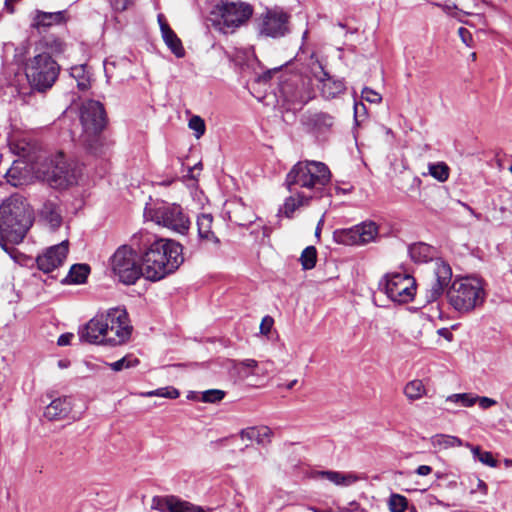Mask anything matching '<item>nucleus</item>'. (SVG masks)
Returning a JSON list of instances; mask_svg holds the SVG:
<instances>
[{
  "label": "nucleus",
  "instance_id": "1",
  "mask_svg": "<svg viewBox=\"0 0 512 512\" xmlns=\"http://www.w3.org/2000/svg\"><path fill=\"white\" fill-rule=\"evenodd\" d=\"M130 242L141 255L145 278L150 281H159L167 275L174 273L183 263V248L180 243L159 238L146 230L134 233Z\"/></svg>",
  "mask_w": 512,
  "mask_h": 512
},
{
  "label": "nucleus",
  "instance_id": "2",
  "mask_svg": "<svg viewBox=\"0 0 512 512\" xmlns=\"http://www.w3.org/2000/svg\"><path fill=\"white\" fill-rule=\"evenodd\" d=\"M331 181V172L319 161H299L287 173L284 185L289 192L311 193V198H322Z\"/></svg>",
  "mask_w": 512,
  "mask_h": 512
},
{
  "label": "nucleus",
  "instance_id": "3",
  "mask_svg": "<svg viewBox=\"0 0 512 512\" xmlns=\"http://www.w3.org/2000/svg\"><path fill=\"white\" fill-rule=\"evenodd\" d=\"M448 304L460 314H469L483 307L486 282L480 277L466 276L455 279L446 291Z\"/></svg>",
  "mask_w": 512,
  "mask_h": 512
},
{
  "label": "nucleus",
  "instance_id": "4",
  "mask_svg": "<svg viewBox=\"0 0 512 512\" xmlns=\"http://www.w3.org/2000/svg\"><path fill=\"white\" fill-rule=\"evenodd\" d=\"M32 225L31 212L19 196L6 199L0 206V235L13 244L22 242Z\"/></svg>",
  "mask_w": 512,
  "mask_h": 512
},
{
  "label": "nucleus",
  "instance_id": "5",
  "mask_svg": "<svg viewBox=\"0 0 512 512\" xmlns=\"http://www.w3.org/2000/svg\"><path fill=\"white\" fill-rule=\"evenodd\" d=\"M80 121L83 128L81 143L93 154L102 153L101 132L107 124L104 106L99 101H85L80 109Z\"/></svg>",
  "mask_w": 512,
  "mask_h": 512
},
{
  "label": "nucleus",
  "instance_id": "6",
  "mask_svg": "<svg viewBox=\"0 0 512 512\" xmlns=\"http://www.w3.org/2000/svg\"><path fill=\"white\" fill-rule=\"evenodd\" d=\"M59 64L48 52H39L25 63V75L32 90L46 92L56 82Z\"/></svg>",
  "mask_w": 512,
  "mask_h": 512
},
{
  "label": "nucleus",
  "instance_id": "7",
  "mask_svg": "<svg viewBox=\"0 0 512 512\" xmlns=\"http://www.w3.org/2000/svg\"><path fill=\"white\" fill-rule=\"evenodd\" d=\"M137 249L130 244L119 246L109 259L112 273L125 285H132L146 274L141 256Z\"/></svg>",
  "mask_w": 512,
  "mask_h": 512
},
{
  "label": "nucleus",
  "instance_id": "8",
  "mask_svg": "<svg viewBox=\"0 0 512 512\" xmlns=\"http://www.w3.org/2000/svg\"><path fill=\"white\" fill-rule=\"evenodd\" d=\"M144 216L155 224L179 234H185L190 227L188 215L176 203L157 202L145 208Z\"/></svg>",
  "mask_w": 512,
  "mask_h": 512
},
{
  "label": "nucleus",
  "instance_id": "9",
  "mask_svg": "<svg viewBox=\"0 0 512 512\" xmlns=\"http://www.w3.org/2000/svg\"><path fill=\"white\" fill-rule=\"evenodd\" d=\"M107 329L104 331V346L116 347L129 341L133 327L129 324L125 309L110 308L105 312Z\"/></svg>",
  "mask_w": 512,
  "mask_h": 512
},
{
  "label": "nucleus",
  "instance_id": "10",
  "mask_svg": "<svg viewBox=\"0 0 512 512\" xmlns=\"http://www.w3.org/2000/svg\"><path fill=\"white\" fill-rule=\"evenodd\" d=\"M389 299L397 303H408L416 293V280L406 273L387 274L379 283Z\"/></svg>",
  "mask_w": 512,
  "mask_h": 512
},
{
  "label": "nucleus",
  "instance_id": "11",
  "mask_svg": "<svg viewBox=\"0 0 512 512\" xmlns=\"http://www.w3.org/2000/svg\"><path fill=\"white\" fill-rule=\"evenodd\" d=\"M378 227L374 222H364L351 228L337 229L333 232V239L338 244L360 245L375 239Z\"/></svg>",
  "mask_w": 512,
  "mask_h": 512
},
{
  "label": "nucleus",
  "instance_id": "12",
  "mask_svg": "<svg viewBox=\"0 0 512 512\" xmlns=\"http://www.w3.org/2000/svg\"><path fill=\"white\" fill-rule=\"evenodd\" d=\"M45 178L50 186L54 188H66L76 182V176L67 163L65 155L62 152L57 153L51 159L50 166L45 172Z\"/></svg>",
  "mask_w": 512,
  "mask_h": 512
},
{
  "label": "nucleus",
  "instance_id": "13",
  "mask_svg": "<svg viewBox=\"0 0 512 512\" xmlns=\"http://www.w3.org/2000/svg\"><path fill=\"white\" fill-rule=\"evenodd\" d=\"M288 22V14L283 11L268 10L259 19V34L271 38L283 37L289 32Z\"/></svg>",
  "mask_w": 512,
  "mask_h": 512
},
{
  "label": "nucleus",
  "instance_id": "14",
  "mask_svg": "<svg viewBox=\"0 0 512 512\" xmlns=\"http://www.w3.org/2000/svg\"><path fill=\"white\" fill-rule=\"evenodd\" d=\"M281 93L287 102L305 105L313 98L310 82L301 76H293L281 84Z\"/></svg>",
  "mask_w": 512,
  "mask_h": 512
},
{
  "label": "nucleus",
  "instance_id": "15",
  "mask_svg": "<svg viewBox=\"0 0 512 512\" xmlns=\"http://www.w3.org/2000/svg\"><path fill=\"white\" fill-rule=\"evenodd\" d=\"M434 276V280L425 292V300L427 303L437 301L443 295L445 289L447 290L449 288V284L452 280V268L449 263L442 259H437L434 267Z\"/></svg>",
  "mask_w": 512,
  "mask_h": 512
},
{
  "label": "nucleus",
  "instance_id": "16",
  "mask_svg": "<svg viewBox=\"0 0 512 512\" xmlns=\"http://www.w3.org/2000/svg\"><path fill=\"white\" fill-rule=\"evenodd\" d=\"M223 24L235 28L247 21L253 13L252 7L245 3L222 2L219 6Z\"/></svg>",
  "mask_w": 512,
  "mask_h": 512
},
{
  "label": "nucleus",
  "instance_id": "17",
  "mask_svg": "<svg viewBox=\"0 0 512 512\" xmlns=\"http://www.w3.org/2000/svg\"><path fill=\"white\" fill-rule=\"evenodd\" d=\"M105 312L98 313L78 330L81 342L104 346V331L107 329Z\"/></svg>",
  "mask_w": 512,
  "mask_h": 512
},
{
  "label": "nucleus",
  "instance_id": "18",
  "mask_svg": "<svg viewBox=\"0 0 512 512\" xmlns=\"http://www.w3.org/2000/svg\"><path fill=\"white\" fill-rule=\"evenodd\" d=\"M67 253L68 241L65 240L60 244L48 248L45 253L39 255L36 260L37 266L41 271L49 273L63 264Z\"/></svg>",
  "mask_w": 512,
  "mask_h": 512
},
{
  "label": "nucleus",
  "instance_id": "19",
  "mask_svg": "<svg viewBox=\"0 0 512 512\" xmlns=\"http://www.w3.org/2000/svg\"><path fill=\"white\" fill-rule=\"evenodd\" d=\"M152 507L161 512H207L176 496H155L152 500Z\"/></svg>",
  "mask_w": 512,
  "mask_h": 512
},
{
  "label": "nucleus",
  "instance_id": "20",
  "mask_svg": "<svg viewBox=\"0 0 512 512\" xmlns=\"http://www.w3.org/2000/svg\"><path fill=\"white\" fill-rule=\"evenodd\" d=\"M302 123L309 132L315 135L325 134L334 125V117L326 112H307L302 117Z\"/></svg>",
  "mask_w": 512,
  "mask_h": 512
},
{
  "label": "nucleus",
  "instance_id": "21",
  "mask_svg": "<svg viewBox=\"0 0 512 512\" xmlns=\"http://www.w3.org/2000/svg\"><path fill=\"white\" fill-rule=\"evenodd\" d=\"M39 218L47 224L51 230H57L63 222L59 201L57 199L46 200L39 210Z\"/></svg>",
  "mask_w": 512,
  "mask_h": 512
},
{
  "label": "nucleus",
  "instance_id": "22",
  "mask_svg": "<svg viewBox=\"0 0 512 512\" xmlns=\"http://www.w3.org/2000/svg\"><path fill=\"white\" fill-rule=\"evenodd\" d=\"M72 410V398L70 396L58 397L46 406L44 416L50 421L66 418Z\"/></svg>",
  "mask_w": 512,
  "mask_h": 512
},
{
  "label": "nucleus",
  "instance_id": "23",
  "mask_svg": "<svg viewBox=\"0 0 512 512\" xmlns=\"http://www.w3.org/2000/svg\"><path fill=\"white\" fill-rule=\"evenodd\" d=\"M319 69L321 70V77L319 78V82H321L320 90L324 98L333 99L344 93L346 87L343 80L332 78L323 70L320 64Z\"/></svg>",
  "mask_w": 512,
  "mask_h": 512
},
{
  "label": "nucleus",
  "instance_id": "24",
  "mask_svg": "<svg viewBox=\"0 0 512 512\" xmlns=\"http://www.w3.org/2000/svg\"><path fill=\"white\" fill-rule=\"evenodd\" d=\"M313 477L324 478L337 486H344V487L350 486V485L358 482L361 479V477L359 475H357L356 473H353V472L342 473V472L333 471V470L315 471L313 474Z\"/></svg>",
  "mask_w": 512,
  "mask_h": 512
},
{
  "label": "nucleus",
  "instance_id": "25",
  "mask_svg": "<svg viewBox=\"0 0 512 512\" xmlns=\"http://www.w3.org/2000/svg\"><path fill=\"white\" fill-rule=\"evenodd\" d=\"M408 252L411 260L418 264L428 263L430 261H433L434 259L435 261L438 259L437 249L424 242H418L410 245L408 248Z\"/></svg>",
  "mask_w": 512,
  "mask_h": 512
},
{
  "label": "nucleus",
  "instance_id": "26",
  "mask_svg": "<svg viewBox=\"0 0 512 512\" xmlns=\"http://www.w3.org/2000/svg\"><path fill=\"white\" fill-rule=\"evenodd\" d=\"M213 216L211 214H201L197 218V230L199 240L204 244H213L218 246L220 240L212 230Z\"/></svg>",
  "mask_w": 512,
  "mask_h": 512
},
{
  "label": "nucleus",
  "instance_id": "27",
  "mask_svg": "<svg viewBox=\"0 0 512 512\" xmlns=\"http://www.w3.org/2000/svg\"><path fill=\"white\" fill-rule=\"evenodd\" d=\"M158 21L160 24L162 38L165 44L169 47V49L176 57H183L185 55V50L183 48L181 40L178 38L176 33L170 28L167 22L162 19V16L158 17Z\"/></svg>",
  "mask_w": 512,
  "mask_h": 512
},
{
  "label": "nucleus",
  "instance_id": "28",
  "mask_svg": "<svg viewBox=\"0 0 512 512\" xmlns=\"http://www.w3.org/2000/svg\"><path fill=\"white\" fill-rule=\"evenodd\" d=\"M272 430L267 426L248 427L239 432L242 439L256 441L260 445H267L271 442Z\"/></svg>",
  "mask_w": 512,
  "mask_h": 512
},
{
  "label": "nucleus",
  "instance_id": "29",
  "mask_svg": "<svg viewBox=\"0 0 512 512\" xmlns=\"http://www.w3.org/2000/svg\"><path fill=\"white\" fill-rule=\"evenodd\" d=\"M291 195L285 199L283 204V213L286 217H292L293 213L302 206H307L311 198L310 194H305L302 191L297 190V192H289Z\"/></svg>",
  "mask_w": 512,
  "mask_h": 512
},
{
  "label": "nucleus",
  "instance_id": "30",
  "mask_svg": "<svg viewBox=\"0 0 512 512\" xmlns=\"http://www.w3.org/2000/svg\"><path fill=\"white\" fill-rule=\"evenodd\" d=\"M64 21V12H42L39 11L35 17L34 26L49 27L52 24H59Z\"/></svg>",
  "mask_w": 512,
  "mask_h": 512
},
{
  "label": "nucleus",
  "instance_id": "31",
  "mask_svg": "<svg viewBox=\"0 0 512 512\" xmlns=\"http://www.w3.org/2000/svg\"><path fill=\"white\" fill-rule=\"evenodd\" d=\"M90 273V267L87 264H74L66 277L68 283L82 284L86 281Z\"/></svg>",
  "mask_w": 512,
  "mask_h": 512
},
{
  "label": "nucleus",
  "instance_id": "32",
  "mask_svg": "<svg viewBox=\"0 0 512 512\" xmlns=\"http://www.w3.org/2000/svg\"><path fill=\"white\" fill-rule=\"evenodd\" d=\"M403 393L410 401H415L426 395V388L422 380L415 379L405 385Z\"/></svg>",
  "mask_w": 512,
  "mask_h": 512
},
{
  "label": "nucleus",
  "instance_id": "33",
  "mask_svg": "<svg viewBox=\"0 0 512 512\" xmlns=\"http://www.w3.org/2000/svg\"><path fill=\"white\" fill-rule=\"evenodd\" d=\"M388 505L391 512H417L413 505H409L408 499L400 494H391Z\"/></svg>",
  "mask_w": 512,
  "mask_h": 512
},
{
  "label": "nucleus",
  "instance_id": "34",
  "mask_svg": "<svg viewBox=\"0 0 512 512\" xmlns=\"http://www.w3.org/2000/svg\"><path fill=\"white\" fill-rule=\"evenodd\" d=\"M70 75L77 81V87L85 91L90 87V77L86 65H76L70 68Z\"/></svg>",
  "mask_w": 512,
  "mask_h": 512
},
{
  "label": "nucleus",
  "instance_id": "35",
  "mask_svg": "<svg viewBox=\"0 0 512 512\" xmlns=\"http://www.w3.org/2000/svg\"><path fill=\"white\" fill-rule=\"evenodd\" d=\"M432 443L434 446H439V447L445 448V449L450 448V447L464 446V444H465L460 438H458L456 436L444 435V434L434 436Z\"/></svg>",
  "mask_w": 512,
  "mask_h": 512
},
{
  "label": "nucleus",
  "instance_id": "36",
  "mask_svg": "<svg viewBox=\"0 0 512 512\" xmlns=\"http://www.w3.org/2000/svg\"><path fill=\"white\" fill-rule=\"evenodd\" d=\"M429 174L440 182H445L449 178L450 169L444 162L431 163L428 166Z\"/></svg>",
  "mask_w": 512,
  "mask_h": 512
},
{
  "label": "nucleus",
  "instance_id": "37",
  "mask_svg": "<svg viewBox=\"0 0 512 512\" xmlns=\"http://www.w3.org/2000/svg\"><path fill=\"white\" fill-rule=\"evenodd\" d=\"M143 397H163L168 399H176L180 396V392L173 386L161 387L156 390L143 392L140 394Z\"/></svg>",
  "mask_w": 512,
  "mask_h": 512
},
{
  "label": "nucleus",
  "instance_id": "38",
  "mask_svg": "<svg viewBox=\"0 0 512 512\" xmlns=\"http://www.w3.org/2000/svg\"><path fill=\"white\" fill-rule=\"evenodd\" d=\"M300 262L304 270L314 268L317 262L316 248L314 246L306 247L301 253Z\"/></svg>",
  "mask_w": 512,
  "mask_h": 512
},
{
  "label": "nucleus",
  "instance_id": "39",
  "mask_svg": "<svg viewBox=\"0 0 512 512\" xmlns=\"http://www.w3.org/2000/svg\"><path fill=\"white\" fill-rule=\"evenodd\" d=\"M446 401L460 404L463 407H471L477 402V398L472 393H459L449 395Z\"/></svg>",
  "mask_w": 512,
  "mask_h": 512
},
{
  "label": "nucleus",
  "instance_id": "40",
  "mask_svg": "<svg viewBox=\"0 0 512 512\" xmlns=\"http://www.w3.org/2000/svg\"><path fill=\"white\" fill-rule=\"evenodd\" d=\"M138 364H139V360L136 357H133V354H127L120 360L109 364V366L111 367L112 370L118 372L123 369L135 367Z\"/></svg>",
  "mask_w": 512,
  "mask_h": 512
},
{
  "label": "nucleus",
  "instance_id": "41",
  "mask_svg": "<svg viewBox=\"0 0 512 512\" xmlns=\"http://www.w3.org/2000/svg\"><path fill=\"white\" fill-rule=\"evenodd\" d=\"M47 48L55 53H61L64 51V43L57 38H44L41 40L37 46V48Z\"/></svg>",
  "mask_w": 512,
  "mask_h": 512
},
{
  "label": "nucleus",
  "instance_id": "42",
  "mask_svg": "<svg viewBox=\"0 0 512 512\" xmlns=\"http://www.w3.org/2000/svg\"><path fill=\"white\" fill-rule=\"evenodd\" d=\"M188 126L195 132L196 138H200L205 133V122L200 116H192L189 119Z\"/></svg>",
  "mask_w": 512,
  "mask_h": 512
},
{
  "label": "nucleus",
  "instance_id": "43",
  "mask_svg": "<svg viewBox=\"0 0 512 512\" xmlns=\"http://www.w3.org/2000/svg\"><path fill=\"white\" fill-rule=\"evenodd\" d=\"M225 396V392L218 389L207 390L202 393L201 400L206 403H215L221 401Z\"/></svg>",
  "mask_w": 512,
  "mask_h": 512
},
{
  "label": "nucleus",
  "instance_id": "44",
  "mask_svg": "<svg viewBox=\"0 0 512 512\" xmlns=\"http://www.w3.org/2000/svg\"><path fill=\"white\" fill-rule=\"evenodd\" d=\"M362 98L370 103H380L382 101V97L379 93L372 90L371 88L364 87L362 90Z\"/></svg>",
  "mask_w": 512,
  "mask_h": 512
},
{
  "label": "nucleus",
  "instance_id": "45",
  "mask_svg": "<svg viewBox=\"0 0 512 512\" xmlns=\"http://www.w3.org/2000/svg\"><path fill=\"white\" fill-rule=\"evenodd\" d=\"M244 367H247L252 370V373L255 375L263 374L266 369L264 370L260 363L253 359H247L241 363Z\"/></svg>",
  "mask_w": 512,
  "mask_h": 512
},
{
  "label": "nucleus",
  "instance_id": "46",
  "mask_svg": "<svg viewBox=\"0 0 512 512\" xmlns=\"http://www.w3.org/2000/svg\"><path fill=\"white\" fill-rule=\"evenodd\" d=\"M478 461L489 467H497L498 461L494 458L493 454L489 451H484L479 457Z\"/></svg>",
  "mask_w": 512,
  "mask_h": 512
},
{
  "label": "nucleus",
  "instance_id": "47",
  "mask_svg": "<svg viewBox=\"0 0 512 512\" xmlns=\"http://www.w3.org/2000/svg\"><path fill=\"white\" fill-rule=\"evenodd\" d=\"M132 3L133 0H110L112 9L117 12L126 10Z\"/></svg>",
  "mask_w": 512,
  "mask_h": 512
},
{
  "label": "nucleus",
  "instance_id": "48",
  "mask_svg": "<svg viewBox=\"0 0 512 512\" xmlns=\"http://www.w3.org/2000/svg\"><path fill=\"white\" fill-rule=\"evenodd\" d=\"M274 325V319L271 316H265L260 324V332L263 335H268Z\"/></svg>",
  "mask_w": 512,
  "mask_h": 512
},
{
  "label": "nucleus",
  "instance_id": "49",
  "mask_svg": "<svg viewBox=\"0 0 512 512\" xmlns=\"http://www.w3.org/2000/svg\"><path fill=\"white\" fill-rule=\"evenodd\" d=\"M475 398H477L476 403H478L480 408H482V409H488L497 404L496 400L486 397V396L480 397V396L475 395Z\"/></svg>",
  "mask_w": 512,
  "mask_h": 512
},
{
  "label": "nucleus",
  "instance_id": "50",
  "mask_svg": "<svg viewBox=\"0 0 512 512\" xmlns=\"http://www.w3.org/2000/svg\"><path fill=\"white\" fill-rule=\"evenodd\" d=\"M458 34L461 38V40L463 41V43H465L467 46H472V34L470 33V31L464 27H460L458 29Z\"/></svg>",
  "mask_w": 512,
  "mask_h": 512
},
{
  "label": "nucleus",
  "instance_id": "51",
  "mask_svg": "<svg viewBox=\"0 0 512 512\" xmlns=\"http://www.w3.org/2000/svg\"><path fill=\"white\" fill-rule=\"evenodd\" d=\"M74 337L73 333H64L58 337L57 344L58 346H67L71 343Z\"/></svg>",
  "mask_w": 512,
  "mask_h": 512
},
{
  "label": "nucleus",
  "instance_id": "52",
  "mask_svg": "<svg viewBox=\"0 0 512 512\" xmlns=\"http://www.w3.org/2000/svg\"><path fill=\"white\" fill-rule=\"evenodd\" d=\"M229 214H230V215H229L230 220H231L232 222H234L235 224H237V225L244 226V225H246L247 223H251V222H252V220H251L250 218H249V219H247V220H245V221H244V220H242L241 218H239V217L236 215V211H233V212L229 211Z\"/></svg>",
  "mask_w": 512,
  "mask_h": 512
},
{
  "label": "nucleus",
  "instance_id": "53",
  "mask_svg": "<svg viewBox=\"0 0 512 512\" xmlns=\"http://www.w3.org/2000/svg\"><path fill=\"white\" fill-rule=\"evenodd\" d=\"M464 446L471 450L474 459H477V460L479 459L481 454L484 452V451H482L480 446H474V445L470 444L469 442H466L464 444Z\"/></svg>",
  "mask_w": 512,
  "mask_h": 512
},
{
  "label": "nucleus",
  "instance_id": "54",
  "mask_svg": "<svg viewBox=\"0 0 512 512\" xmlns=\"http://www.w3.org/2000/svg\"><path fill=\"white\" fill-rule=\"evenodd\" d=\"M430 3L434 6L440 7L443 11H445L447 13H450V11L457 8L455 3H452V4H447V3L442 4V3H438V2H430Z\"/></svg>",
  "mask_w": 512,
  "mask_h": 512
},
{
  "label": "nucleus",
  "instance_id": "55",
  "mask_svg": "<svg viewBox=\"0 0 512 512\" xmlns=\"http://www.w3.org/2000/svg\"><path fill=\"white\" fill-rule=\"evenodd\" d=\"M432 472V467L428 465H420L416 469V473L420 476H426L429 475Z\"/></svg>",
  "mask_w": 512,
  "mask_h": 512
},
{
  "label": "nucleus",
  "instance_id": "56",
  "mask_svg": "<svg viewBox=\"0 0 512 512\" xmlns=\"http://www.w3.org/2000/svg\"><path fill=\"white\" fill-rule=\"evenodd\" d=\"M477 488H478V489H479L483 494H487L488 486H487V484H486L483 480H481V479H479V480H478Z\"/></svg>",
  "mask_w": 512,
  "mask_h": 512
},
{
  "label": "nucleus",
  "instance_id": "57",
  "mask_svg": "<svg viewBox=\"0 0 512 512\" xmlns=\"http://www.w3.org/2000/svg\"><path fill=\"white\" fill-rule=\"evenodd\" d=\"M438 333H439L441 336L445 337V338H446L447 340H449V341L452 339V336H453V335H452V333H451L448 329H446V328H442V329H440V330L438 331Z\"/></svg>",
  "mask_w": 512,
  "mask_h": 512
},
{
  "label": "nucleus",
  "instance_id": "58",
  "mask_svg": "<svg viewBox=\"0 0 512 512\" xmlns=\"http://www.w3.org/2000/svg\"><path fill=\"white\" fill-rule=\"evenodd\" d=\"M271 76H272V71L269 70V71L263 73L262 75H260L258 80L261 82H267L271 79Z\"/></svg>",
  "mask_w": 512,
  "mask_h": 512
},
{
  "label": "nucleus",
  "instance_id": "59",
  "mask_svg": "<svg viewBox=\"0 0 512 512\" xmlns=\"http://www.w3.org/2000/svg\"><path fill=\"white\" fill-rule=\"evenodd\" d=\"M464 207L472 214V216L476 217L477 219L481 218V214L476 213L473 208H471L469 205L464 204Z\"/></svg>",
  "mask_w": 512,
  "mask_h": 512
},
{
  "label": "nucleus",
  "instance_id": "60",
  "mask_svg": "<svg viewBox=\"0 0 512 512\" xmlns=\"http://www.w3.org/2000/svg\"><path fill=\"white\" fill-rule=\"evenodd\" d=\"M69 364H70V363H69V361H66V360H60V361L58 362V366H59L60 368H62V369H63V368H67V367L69 366Z\"/></svg>",
  "mask_w": 512,
  "mask_h": 512
},
{
  "label": "nucleus",
  "instance_id": "61",
  "mask_svg": "<svg viewBox=\"0 0 512 512\" xmlns=\"http://www.w3.org/2000/svg\"><path fill=\"white\" fill-rule=\"evenodd\" d=\"M360 107H361L363 110H365V106H364L362 103L360 104ZM354 110H355V115H357V114H358V112H359V104L355 103Z\"/></svg>",
  "mask_w": 512,
  "mask_h": 512
},
{
  "label": "nucleus",
  "instance_id": "62",
  "mask_svg": "<svg viewBox=\"0 0 512 512\" xmlns=\"http://www.w3.org/2000/svg\"><path fill=\"white\" fill-rule=\"evenodd\" d=\"M296 383H297V380H292L291 382H289L286 385V389L291 390L295 386Z\"/></svg>",
  "mask_w": 512,
  "mask_h": 512
},
{
  "label": "nucleus",
  "instance_id": "63",
  "mask_svg": "<svg viewBox=\"0 0 512 512\" xmlns=\"http://www.w3.org/2000/svg\"><path fill=\"white\" fill-rule=\"evenodd\" d=\"M320 231H321V229H320V224H319V225L317 226V228H316V232H315V235H316L317 237H319V235H320Z\"/></svg>",
  "mask_w": 512,
  "mask_h": 512
},
{
  "label": "nucleus",
  "instance_id": "64",
  "mask_svg": "<svg viewBox=\"0 0 512 512\" xmlns=\"http://www.w3.org/2000/svg\"><path fill=\"white\" fill-rule=\"evenodd\" d=\"M470 56H471V59H472L473 61H474V60H476V53H475V52L471 53V55H470Z\"/></svg>",
  "mask_w": 512,
  "mask_h": 512
}]
</instances>
